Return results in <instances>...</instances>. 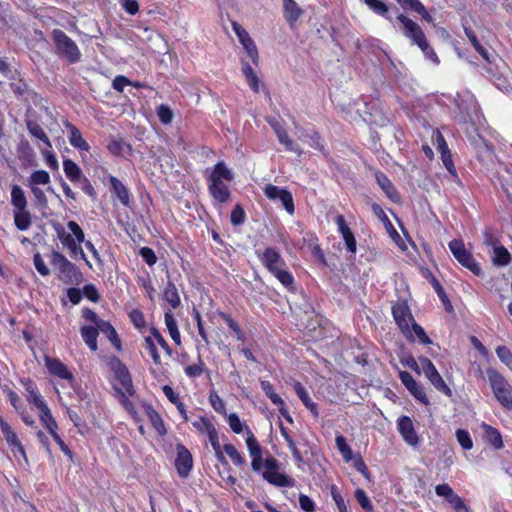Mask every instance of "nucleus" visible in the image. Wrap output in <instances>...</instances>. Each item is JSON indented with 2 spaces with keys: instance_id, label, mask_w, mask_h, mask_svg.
Listing matches in <instances>:
<instances>
[{
  "instance_id": "obj_1",
  "label": "nucleus",
  "mask_w": 512,
  "mask_h": 512,
  "mask_svg": "<svg viewBox=\"0 0 512 512\" xmlns=\"http://www.w3.org/2000/svg\"><path fill=\"white\" fill-rule=\"evenodd\" d=\"M246 446L251 457V468L255 473H261L262 478L276 487H294L295 480L280 472L281 463L269 455L263 459V449L252 430L246 426Z\"/></svg>"
},
{
  "instance_id": "obj_2",
  "label": "nucleus",
  "mask_w": 512,
  "mask_h": 512,
  "mask_svg": "<svg viewBox=\"0 0 512 512\" xmlns=\"http://www.w3.org/2000/svg\"><path fill=\"white\" fill-rule=\"evenodd\" d=\"M263 267L271 273L286 289L295 291V279L287 269V264L280 251L275 247H267L263 252L256 251Z\"/></svg>"
},
{
  "instance_id": "obj_3",
  "label": "nucleus",
  "mask_w": 512,
  "mask_h": 512,
  "mask_svg": "<svg viewBox=\"0 0 512 512\" xmlns=\"http://www.w3.org/2000/svg\"><path fill=\"white\" fill-rule=\"evenodd\" d=\"M396 19L401 23L403 35L410 40L411 44L417 45L427 59L435 64H439V58L430 46L423 29L404 14H399Z\"/></svg>"
},
{
  "instance_id": "obj_4",
  "label": "nucleus",
  "mask_w": 512,
  "mask_h": 512,
  "mask_svg": "<svg viewBox=\"0 0 512 512\" xmlns=\"http://www.w3.org/2000/svg\"><path fill=\"white\" fill-rule=\"evenodd\" d=\"M67 227L71 231V234L67 233L61 224H54L57 237L61 241L62 245L69 250L71 257H76L80 254L81 257L86 260L83 249L80 246V244L85 241V233L83 229L76 221L73 220L68 221Z\"/></svg>"
},
{
  "instance_id": "obj_5",
  "label": "nucleus",
  "mask_w": 512,
  "mask_h": 512,
  "mask_svg": "<svg viewBox=\"0 0 512 512\" xmlns=\"http://www.w3.org/2000/svg\"><path fill=\"white\" fill-rule=\"evenodd\" d=\"M11 204L14 207L13 216L14 224L20 231H26L32 224L31 213L27 206V198L23 189L19 185H13L11 187Z\"/></svg>"
},
{
  "instance_id": "obj_6",
  "label": "nucleus",
  "mask_w": 512,
  "mask_h": 512,
  "mask_svg": "<svg viewBox=\"0 0 512 512\" xmlns=\"http://www.w3.org/2000/svg\"><path fill=\"white\" fill-rule=\"evenodd\" d=\"M486 374L497 401L504 409L512 410V386L500 372L492 367L486 370Z\"/></svg>"
},
{
  "instance_id": "obj_7",
  "label": "nucleus",
  "mask_w": 512,
  "mask_h": 512,
  "mask_svg": "<svg viewBox=\"0 0 512 512\" xmlns=\"http://www.w3.org/2000/svg\"><path fill=\"white\" fill-rule=\"evenodd\" d=\"M51 37L59 56L67 59L70 64H74L80 61L81 52L76 42L71 39L64 31L61 29H54L51 33Z\"/></svg>"
},
{
  "instance_id": "obj_8",
  "label": "nucleus",
  "mask_w": 512,
  "mask_h": 512,
  "mask_svg": "<svg viewBox=\"0 0 512 512\" xmlns=\"http://www.w3.org/2000/svg\"><path fill=\"white\" fill-rule=\"evenodd\" d=\"M192 426L199 434H206L208 436L217 460L222 464H227V460L222 453L218 431L214 423L206 416H199L197 420L192 421Z\"/></svg>"
},
{
  "instance_id": "obj_9",
  "label": "nucleus",
  "mask_w": 512,
  "mask_h": 512,
  "mask_svg": "<svg viewBox=\"0 0 512 512\" xmlns=\"http://www.w3.org/2000/svg\"><path fill=\"white\" fill-rule=\"evenodd\" d=\"M451 253L454 258L463 267L471 271L475 276L482 274V269L479 263L475 260L474 256L468 251L461 239H453L448 244Z\"/></svg>"
},
{
  "instance_id": "obj_10",
  "label": "nucleus",
  "mask_w": 512,
  "mask_h": 512,
  "mask_svg": "<svg viewBox=\"0 0 512 512\" xmlns=\"http://www.w3.org/2000/svg\"><path fill=\"white\" fill-rule=\"evenodd\" d=\"M392 316L406 339H412L410 325L415 321L406 301H398L392 306Z\"/></svg>"
},
{
  "instance_id": "obj_11",
  "label": "nucleus",
  "mask_w": 512,
  "mask_h": 512,
  "mask_svg": "<svg viewBox=\"0 0 512 512\" xmlns=\"http://www.w3.org/2000/svg\"><path fill=\"white\" fill-rule=\"evenodd\" d=\"M419 362L421 364L424 375L434 386V388L446 396H451L452 391L450 387L445 383L433 362L424 356L419 357Z\"/></svg>"
},
{
  "instance_id": "obj_12",
  "label": "nucleus",
  "mask_w": 512,
  "mask_h": 512,
  "mask_svg": "<svg viewBox=\"0 0 512 512\" xmlns=\"http://www.w3.org/2000/svg\"><path fill=\"white\" fill-rule=\"evenodd\" d=\"M110 369L114 372L116 379L119 381L125 392L132 396L135 394L133 381L129 369L117 356H111L108 360Z\"/></svg>"
},
{
  "instance_id": "obj_13",
  "label": "nucleus",
  "mask_w": 512,
  "mask_h": 512,
  "mask_svg": "<svg viewBox=\"0 0 512 512\" xmlns=\"http://www.w3.org/2000/svg\"><path fill=\"white\" fill-rule=\"evenodd\" d=\"M263 192L269 200H279L288 214L293 215L295 213V205L292 193L286 188H281L273 184H267L263 188Z\"/></svg>"
},
{
  "instance_id": "obj_14",
  "label": "nucleus",
  "mask_w": 512,
  "mask_h": 512,
  "mask_svg": "<svg viewBox=\"0 0 512 512\" xmlns=\"http://www.w3.org/2000/svg\"><path fill=\"white\" fill-rule=\"evenodd\" d=\"M0 429L13 455L15 457H18V455H20L25 460V462H28L24 446L19 440L16 432L13 430L10 424L2 417H0Z\"/></svg>"
},
{
  "instance_id": "obj_15",
  "label": "nucleus",
  "mask_w": 512,
  "mask_h": 512,
  "mask_svg": "<svg viewBox=\"0 0 512 512\" xmlns=\"http://www.w3.org/2000/svg\"><path fill=\"white\" fill-rule=\"evenodd\" d=\"M176 452L175 469L180 478L186 479L193 469V456L182 443L176 445Z\"/></svg>"
},
{
  "instance_id": "obj_16",
  "label": "nucleus",
  "mask_w": 512,
  "mask_h": 512,
  "mask_svg": "<svg viewBox=\"0 0 512 512\" xmlns=\"http://www.w3.org/2000/svg\"><path fill=\"white\" fill-rule=\"evenodd\" d=\"M435 493L437 496L445 498L455 512H472L470 507L453 491L450 485L446 483L437 485Z\"/></svg>"
},
{
  "instance_id": "obj_17",
  "label": "nucleus",
  "mask_w": 512,
  "mask_h": 512,
  "mask_svg": "<svg viewBox=\"0 0 512 512\" xmlns=\"http://www.w3.org/2000/svg\"><path fill=\"white\" fill-rule=\"evenodd\" d=\"M44 363L48 372L52 376L62 380H67L69 382H73L75 380L73 373L68 369L66 364H64V362H62L59 358L45 355Z\"/></svg>"
},
{
  "instance_id": "obj_18",
  "label": "nucleus",
  "mask_w": 512,
  "mask_h": 512,
  "mask_svg": "<svg viewBox=\"0 0 512 512\" xmlns=\"http://www.w3.org/2000/svg\"><path fill=\"white\" fill-rule=\"evenodd\" d=\"M208 192L214 207L221 208L231 198V191L223 181L207 182Z\"/></svg>"
},
{
  "instance_id": "obj_19",
  "label": "nucleus",
  "mask_w": 512,
  "mask_h": 512,
  "mask_svg": "<svg viewBox=\"0 0 512 512\" xmlns=\"http://www.w3.org/2000/svg\"><path fill=\"white\" fill-rule=\"evenodd\" d=\"M51 264L57 268L64 278L68 280H72L77 274H79V270L77 266L70 262L62 253L59 251H53L51 255Z\"/></svg>"
},
{
  "instance_id": "obj_20",
  "label": "nucleus",
  "mask_w": 512,
  "mask_h": 512,
  "mask_svg": "<svg viewBox=\"0 0 512 512\" xmlns=\"http://www.w3.org/2000/svg\"><path fill=\"white\" fill-rule=\"evenodd\" d=\"M397 429L408 445L416 446L419 443V437L409 416L402 415L398 418Z\"/></svg>"
},
{
  "instance_id": "obj_21",
  "label": "nucleus",
  "mask_w": 512,
  "mask_h": 512,
  "mask_svg": "<svg viewBox=\"0 0 512 512\" xmlns=\"http://www.w3.org/2000/svg\"><path fill=\"white\" fill-rule=\"evenodd\" d=\"M141 407L143 408L147 418L149 419L151 426L157 432L160 437H164L167 435V428L162 416L159 412L153 407L151 403L143 401L141 403Z\"/></svg>"
},
{
  "instance_id": "obj_22",
  "label": "nucleus",
  "mask_w": 512,
  "mask_h": 512,
  "mask_svg": "<svg viewBox=\"0 0 512 512\" xmlns=\"http://www.w3.org/2000/svg\"><path fill=\"white\" fill-rule=\"evenodd\" d=\"M335 223L337 225L338 232L341 234L344 240L347 250L350 253L355 254L357 251L356 238L350 227L347 225L345 217L342 214L337 215L335 218Z\"/></svg>"
},
{
  "instance_id": "obj_23",
  "label": "nucleus",
  "mask_w": 512,
  "mask_h": 512,
  "mask_svg": "<svg viewBox=\"0 0 512 512\" xmlns=\"http://www.w3.org/2000/svg\"><path fill=\"white\" fill-rule=\"evenodd\" d=\"M375 179L377 184L380 186L382 191L385 193L387 198H389L394 203L401 202V196L395 185L392 181L387 177V175L381 171H377L375 173Z\"/></svg>"
},
{
  "instance_id": "obj_24",
  "label": "nucleus",
  "mask_w": 512,
  "mask_h": 512,
  "mask_svg": "<svg viewBox=\"0 0 512 512\" xmlns=\"http://www.w3.org/2000/svg\"><path fill=\"white\" fill-rule=\"evenodd\" d=\"M64 127L69 132V142L71 146L78 149L79 151H85L88 152L90 150V145L88 142L83 138L82 133L80 130L70 121L66 120L63 122Z\"/></svg>"
},
{
  "instance_id": "obj_25",
  "label": "nucleus",
  "mask_w": 512,
  "mask_h": 512,
  "mask_svg": "<svg viewBox=\"0 0 512 512\" xmlns=\"http://www.w3.org/2000/svg\"><path fill=\"white\" fill-rule=\"evenodd\" d=\"M304 242L309 247L312 256L323 266H327V260L324 254V251L322 250L319 239L316 236L315 233L309 232L306 234V236L303 238Z\"/></svg>"
},
{
  "instance_id": "obj_26",
  "label": "nucleus",
  "mask_w": 512,
  "mask_h": 512,
  "mask_svg": "<svg viewBox=\"0 0 512 512\" xmlns=\"http://www.w3.org/2000/svg\"><path fill=\"white\" fill-rule=\"evenodd\" d=\"M401 8L404 10H411L413 12H416L418 15H420L421 19L432 23L433 17L430 15V13L427 11L426 7L423 5V3L420 0H395Z\"/></svg>"
},
{
  "instance_id": "obj_27",
  "label": "nucleus",
  "mask_w": 512,
  "mask_h": 512,
  "mask_svg": "<svg viewBox=\"0 0 512 512\" xmlns=\"http://www.w3.org/2000/svg\"><path fill=\"white\" fill-rule=\"evenodd\" d=\"M303 13V9L298 5L296 1L283 5V17L291 29L296 27V24Z\"/></svg>"
},
{
  "instance_id": "obj_28",
  "label": "nucleus",
  "mask_w": 512,
  "mask_h": 512,
  "mask_svg": "<svg viewBox=\"0 0 512 512\" xmlns=\"http://www.w3.org/2000/svg\"><path fill=\"white\" fill-rule=\"evenodd\" d=\"M234 179V175L232 171L226 166L223 161H219L214 165V168L211 174L207 178V182L214 181H232Z\"/></svg>"
},
{
  "instance_id": "obj_29",
  "label": "nucleus",
  "mask_w": 512,
  "mask_h": 512,
  "mask_svg": "<svg viewBox=\"0 0 512 512\" xmlns=\"http://www.w3.org/2000/svg\"><path fill=\"white\" fill-rule=\"evenodd\" d=\"M80 334L84 341V343L87 345V347L91 351H97L98 350V342L97 338L99 336V328L94 327L92 325H83L80 328Z\"/></svg>"
},
{
  "instance_id": "obj_30",
  "label": "nucleus",
  "mask_w": 512,
  "mask_h": 512,
  "mask_svg": "<svg viewBox=\"0 0 512 512\" xmlns=\"http://www.w3.org/2000/svg\"><path fill=\"white\" fill-rule=\"evenodd\" d=\"M98 328L99 332H102L106 336V338L110 341L115 350L121 352L122 341L114 326L109 321L104 320L103 322H101Z\"/></svg>"
},
{
  "instance_id": "obj_31",
  "label": "nucleus",
  "mask_w": 512,
  "mask_h": 512,
  "mask_svg": "<svg viewBox=\"0 0 512 512\" xmlns=\"http://www.w3.org/2000/svg\"><path fill=\"white\" fill-rule=\"evenodd\" d=\"M163 300L169 305L170 309H177L181 305V298L178 289L173 281L168 280L163 291Z\"/></svg>"
},
{
  "instance_id": "obj_32",
  "label": "nucleus",
  "mask_w": 512,
  "mask_h": 512,
  "mask_svg": "<svg viewBox=\"0 0 512 512\" xmlns=\"http://www.w3.org/2000/svg\"><path fill=\"white\" fill-rule=\"evenodd\" d=\"M112 191L115 193L123 206H130V193L127 187L115 176L109 177Z\"/></svg>"
},
{
  "instance_id": "obj_33",
  "label": "nucleus",
  "mask_w": 512,
  "mask_h": 512,
  "mask_svg": "<svg viewBox=\"0 0 512 512\" xmlns=\"http://www.w3.org/2000/svg\"><path fill=\"white\" fill-rule=\"evenodd\" d=\"M482 429L484 431V439L489 445L496 450L503 447L502 435L498 429L486 423L482 424Z\"/></svg>"
},
{
  "instance_id": "obj_34",
  "label": "nucleus",
  "mask_w": 512,
  "mask_h": 512,
  "mask_svg": "<svg viewBox=\"0 0 512 512\" xmlns=\"http://www.w3.org/2000/svg\"><path fill=\"white\" fill-rule=\"evenodd\" d=\"M164 322L169 332L171 339L177 346L181 345V334L178 328V324L171 310L165 311Z\"/></svg>"
},
{
  "instance_id": "obj_35",
  "label": "nucleus",
  "mask_w": 512,
  "mask_h": 512,
  "mask_svg": "<svg viewBox=\"0 0 512 512\" xmlns=\"http://www.w3.org/2000/svg\"><path fill=\"white\" fill-rule=\"evenodd\" d=\"M293 388L303 405L309 409L315 417H318L317 404L312 401L305 387L300 382H296Z\"/></svg>"
},
{
  "instance_id": "obj_36",
  "label": "nucleus",
  "mask_w": 512,
  "mask_h": 512,
  "mask_svg": "<svg viewBox=\"0 0 512 512\" xmlns=\"http://www.w3.org/2000/svg\"><path fill=\"white\" fill-rule=\"evenodd\" d=\"M63 170L66 177L73 184H77L78 182H80L81 178L84 176L78 164L71 159L63 160Z\"/></svg>"
},
{
  "instance_id": "obj_37",
  "label": "nucleus",
  "mask_w": 512,
  "mask_h": 512,
  "mask_svg": "<svg viewBox=\"0 0 512 512\" xmlns=\"http://www.w3.org/2000/svg\"><path fill=\"white\" fill-rule=\"evenodd\" d=\"M117 393H118L119 403L127 411V413L131 416L133 421L137 424L141 423L142 419L136 409L135 404L128 398V396L122 390L118 389Z\"/></svg>"
},
{
  "instance_id": "obj_38",
  "label": "nucleus",
  "mask_w": 512,
  "mask_h": 512,
  "mask_svg": "<svg viewBox=\"0 0 512 512\" xmlns=\"http://www.w3.org/2000/svg\"><path fill=\"white\" fill-rule=\"evenodd\" d=\"M364 3L371 9L376 15L383 17L384 19L392 22L393 17L390 14V7L382 0H364Z\"/></svg>"
},
{
  "instance_id": "obj_39",
  "label": "nucleus",
  "mask_w": 512,
  "mask_h": 512,
  "mask_svg": "<svg viewBox=\"0 0 512 512\" xmlns=\"http://www.w3.org/2000/svg\"><path fill=\"white\" fill-rule=\"evenodd\" d=\"M39 419L43 427L47 429L50 435L58 433V424L55 418L53 417L49 407H46L39 411Z\"/></svg>"
},
{
  "instance_id": "obj_40",
  "label": "nucleus",
  "mask_w": 512,
  "mask_h": 512,
  "mask_svg": "<svg viewBox=\"0 0 512 512\" xmlns=\"http://www.w3.org/2000/svg\"><path fill=\"white\" fill-rule=\"evenodd\" d=\"M217 315L226 323L229 329L234 332L237 340L241 342H244L246 340L245 332L239 326V324L231 317L230 314L223 311H218Z\"/></svg>"
},
{
  "instance_id": "obj_41",
  "label": "nucleus",
  "mask_w": 512,
  "mask_h": 512,
  "mask_svg": "<svg viewBox=\"0 0 512 512\" xmlns=\"http://www.w3.org/2000/svg\"><path fill=\"white\" fill-rule=\"evenodd\" d=\"M217 315L226 323L229 329L234 332L237 340L241 342H244L246 340L245 332L239 326V324L231 317L230 314L223 311H218Z\"/></svg>"
},
{
  "instance_id": "obj_42",
  "label": "nucleus",
  "mask_w": 512,
  "mask_h": 512,
  "mask_svg": "<svg viewBox=\"0 0 512 512\" xmlns=\"http://www.w3.org/2000/svg\"><path fill=\"white\" fill-rule=\"evenodd\" d=\"M242 73L251 88V90L255 93L259 92V78L254 72L253 68L248 62L242 61Z\"/></svg>"
},
{
  "instance_id": "obj_43",
  "label": "nucleus",
  "mask_w": 512,
  "mask_h": 512,
  "mask_svg": "<svg viewBox=\"0 0 512 512\" xmlns=\"http://www.w3.org/2000/svg\"><path fill=\"white\" fill-rule=\"evenodd\" d=\"M429 282L432 285V287L434 288L436 294L438 295V297H439L440 301L442 302V304L444 305L445 309L448 312L452 311V309H453L452 304H451L443 286L439 282V280L433 274H430Z\"/></svg>"
},
{
  "instance_id": "obj_44",
  "label": "nucleus",
  "mask_w": 512,
  "mask_h": 512,
  "mask_svg": "<svg viewBox=\"0 0 512 512\" xmlns=\"http://www.w3.org/2000/svg\"><path fill=\"white\" fill-rule=\"evenodd\" d=\"M512 260L510 252L503 245L494 247L493 264L499 267L508 265Z\"/></svg>"
},
{
  "instance_id": "obj_45",
  "label": "nucleus",
  "mask_w": 512,
  "mask_h": 512,
  "mask_svg": "<svg viewBox=\"0 0 512 512\" xmlns=\"http://www.w3.org/2000/svg\"><path fill=\"white\" fill-rule=\"evenodd\" d=\"M204 372L208 373V370L200 354L198 355L197 363L187 365L184 368L185 375L190 379H196L200 377Z\"/></svg>"
},
{
  "instance_id": "obj_46",
  "label": "nucleus",
  "mask_w": 512,
  "mask_h": 512,
  "mask_svg": "<svg viewBox=\"0 0 512 512\" xmlns=\"http://www.w3.org/2000/svg\"><path fill=\"white\" fill-rule=\"evenodd\" d=\"M27 128L29 133L35 138L41 140L48 149L52 148L51 141L43 128L36 122L28 121Z\"/></svg>"
},
{
  "instance_id": "obj_47",
  "label": "nucleus",
  "mask_w": 512,
  "mask_h": 512,
  "mask_svg": "<svg viewBox=\"0 0 512 512\" xmlns=\"http://www.w3.org/2000/svg\"><path fill=\"white\" fill-rule=\"evenodd\" d=\"M144 348L148 351L149 355L152 358V361L155 365H161L162 360L161 356L158 352L157 346H156V340L150 333V335L144 337Z\"/></svg>"
},
{
  "instance_id": "obj_48",
  "label": "nucleus",
  "mask_w": 512,
  "mask_h": 512,
  "mask_svg": "<svg viewBox=\"0 0 512 512\" xmlns=\"http://www.w3.org/2000/svg\"><path fill=\"white\" fill-rule=\"evenodd\" d=\"M221 449L222 453L225 452L235 466H243L246 464L244 456L236 449L233 444H224L223 448L221 447Z\"/></svg>"
},
{
  "instance_id": "obj_49",
  "label": "nucleus",
  "mask_w": 512,
  "mask_h": 512,
  "mask_svg": "<svg viewBox=\"0 0 512 512\" xmlns=\"http://www.w3.org/2000/svg\"><path fill=\"white\" fill-rule=\"evenodd\" d=\"M464 32L472 46L475 48V50L482 56L483 59L488 61V51L483 47V45L478 40L476 33L469 27H464Z\"/></svg>"
},
{
  "instance_id": "obj_50",
  "label": "nucleus",
  "mask_w": 512,
  "mask_h": 512,
  "mask_svg": "<svg viewBox=\"0 0 512 512\" xmlns=\"http://www.w3.org/2000/svg\"><path fill=\"white\" fill-rule=\"evenodd\" d=\"M335 443H336V447H337L339 453L342 455L343 459L346 462L351 461L353 458V452H352L351 447L348 445L346 438L343 435L338 434L335 438Z\"/></svg>"
},
{
  "instance_id": "obj_51",
  "label": "nucleus",
  "mask_w": 512,
  "mask_h": 512,
  "mask_svg": "<svg viewBox=\"0 0 512 512\" xmlns=\"http://www.w3.org/2000/svg\"><path fill=\"white\" fill-rule=\"evenodd\" d=\"M278 141L284 145L287 151L298 153L299 155L302 153V150L298 145H296L293 140L289 137V134L286 129L280 131L276 134Z\"/></svg>"
},
{
  "instance_id": "obj_52",
  "label": "nucleus",
  "mask_w": 512,
  "mask_h": 512,
  "mask_svg": "<svg viewBox=\"0 0 512 512\" xmlns=\"http://www.w3.org/2000/svg\"><path fill=\"white\" fill-rule=\"evenodd\" d=\"M410 329H411L412 335H415L421 344L429 345L432 343L431 339L428 337V335L426 334L423 327L421 325H419L418 323H416V321H414L410 325ZM408 340L414 341L415 340L414 336H412V339H408Z\"/></svg>"
},
{
  "instance_id": "obj_53",
  "label": "nucleus",
  "mask_w": 512,
  "mask_h": 512,
  "mask_svg": "<svg viewBox=\"0 0 512 512\" xmlns=\"http://www.w3.org/2000/svg\"><path fill=\"white\" fill-rule=\"evenodd\" d=\"M267 398L270 399V401L278 407L279 413L288 421L292 422V417L289 414V411L286 408L284 400L276 393L273 392L271 395H269Z\"/></svg>"
},
{
  "instance_id": "obj_54",
  "label": "nucleus",
  "mask_w": 512,
  "mask_h": 512,
  "mask_svg": "<svg viewBox=\"0 0 512 512\" xmlns=\"http://www.w3.org/2000/svg\"><path fill=\"white\" fill-rule=\"evenodd\" d=\"M129 319L139 331H142L147 325L144 313L140 309L131 310L129 312Z\"/></svg>"
},
{
  "instance_id": "obj_55",
  "label": "nucleus",
  "mask_w": 512,
  "mask_h": 512,
  "mask_svg": "<svg viewBox=\"0 0 512 512\" xmlns=\"http://www.w3.org/2000/svg\"><path fill=\"white\" fill-rule=\"evenodd\" d=\"M209 403L217 413L226 415V404L216 391L210 392Z\"/></svg>"
},
{
  "instance_id": "obj_56",
  "label": "nucleus",
  "mask_w": 512,
  "mask_h": 512,
  "mask_svg": "<svg viewBox=\"0 0 512 512\" xmlns=\"http://www.w3.org/2000/svg\"><path fill=\"white\" fill-rule=\"evenodd\" d=\"M246 220V213L241 204H236L230 214V222L233 226L242 225Z\"/></svg>"
},
{
  "instance_id": "obj_57",
  "label": "nucleus",
  "mask_w": 512,
  "mask_h": 512,
  "mask_svg": "<svg viewBox=\"0 0 512 512\" xmlns=\"http://www.w3.org/2000/svg\"><path fill=\"white\" fill-rule=\"evenodd\" d=\"M456 439L459 445L464 450H471L473 448V441L470 436V433L465 429H457L456 431Z\"/></svg>"
},
{
  "instance_id": "obj_58",
  "label": "nucleus",
  "mask_w": 512,
  "mask_h": 512,
  "mask_svg": "<svg viewBox=\"0 0 512 512\" xmlns=\"http://www.w3.org/2000/svg\"><path fill=\"white\" fill-rule=\"evenodd\" d=\"M280 432H281V435L284 438L288 448L291 450L293 456L295 457V459L301 460L302 459L301 454H300L299 450L297 449L296 443L293 440V438L291 437V435L289 434L288 430L281 425Z\"/></svg>"
},
{
  "instance_id": "obj_59",
  "label": "nucleus",
  "mask_w": 512,
  "mask_h": 512,
  "mask_svg": "<svg viewBox=\"0 0 512 512\" xmlns=\"http://www.w3.org/2000/svg\"><path fill=\"white\" fill-rule=\"evenodd\" d=\"M156 113L162 124H170L173 120V111L168 105H159L156 109Z\"/></svg>"
},
{
  "instance_id": "obj_60",
  "label": "nucleus",
  "mask_w": 512,
  "mask_h": 512,
  "mask_svg": "<svg viewBox=\"0 0 512 512\" xmlns=\"http://www.w3.org/2000/svg\"><path fill=\"white\" fill-rule=\"evenodd\" d=\"M150 333L152 334V336L155 338L156 340V344H158L163 350L164 352L168 355V356H171L173 351L171 349V347L169 346L168 342L165 340V338L163 337V335L160 333V331L158 330V328L152 326L150 328Z\"/></svg>"
},
{
  "instance_id": "obj_61",
  "label": "nucleus",
  "mask_w": 512,
  "mask_h": 512,
  "mask_svg": "<svg viewBox=\"0 0 512 512\" xmlns=\"http://www.w3.org/2000/svg\"><path fill=\"white\" fill-rule=\"evenodd\" d=\"M31 183L36 185H46L50 183V175L45 170H36L30 176Z\"/></svg>"
},
{
  "instance_id": "obj_62",
  "label": "nucleus",
  "mask_w": 512,
  "mask_h": 512,
  "mask_svg": "<svg viewBox=\"0 0 512 512\" xmlns=\"http://www.w3.org/2000/svg\"><path fill=\"white\" fill-rule=\"evenodd\" d=\"M355 498L358 501L359 505L366 510L367 512H371L373 510V505L367 496L366 492L361 489L357 488L355 491Z\"/></svg>"
},
{
  "instance_id": "obj_63",
  "label": "nucleus",
  "mask_w": 512,
  "mask_h": 512,
  "mask_svg": "<svg viewBox=\"0 0 512 512\" xmlns=\"http://www.w3.org/2000/svg\"><path fill=\"white\" fill-rule=\"evenodd\" d=\"M17 151L20 160L30 162L33 159V150L27 141L21 142Z\"/></svg>"
},
{
  "instance_id": "obj_64",
  "label": "nucleus",
  "mask_w": 512,
  "mask_h": 512,
  "mask_svg": "<svg viewBox=\"0 0 512 512\" xmlns=\"http://www.w3.org/2000/svg\"><path fill=\"white\" fill-rule=\"evenodd\" d=\"M496 354L500 361L506 366H510L512 364V352L507 346H498L496 348Z\"/></svg>"
}]
</instances>
